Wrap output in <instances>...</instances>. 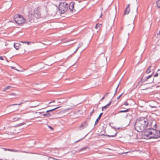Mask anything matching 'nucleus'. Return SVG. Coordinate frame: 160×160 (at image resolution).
<instances>
[{"instance_id":"28","label":"nucleus","mask_w":160,"mask_h":160,"mask_svg":"<svg viewBox=\"0 0 160 160\" xmlns=\"http://www.w3.org/2000/svg\"><path fill=\"white\" fill-rule=\"evenodd\" d=\"M46 113L47 114V117H48L51 116L52 115V113L49 112H46Z\"/></svg>"},{"instance_id":"36","label":"nucleus","mask_w":160,"mask_h":160,"mask_svg":"<svg viewBox=\"0 0 160 160\" xmlns=\"http://www.w3.org/2000/svg\"><path fill=\"white\" fill-rule=\"evenodd\" d=\"M158 76V73H156L154 75V77H157Z\"/></svg>"},{"instance_id":"22","label":"nucleus","mask_w":160,"mask_h":160,"mask_svg":"<svg viewBox=\"0 0 160 160\" xmlns=\"http://www.w3.org/2000/svg\"><path fill=\"white\" fill-rule=\"evenodd\" d=\"M157 7L158 8H160V0H158L156 2Z\"/></svg>"},{"instance_id":"57","label":"nucleus","mask_w":160,"mask_h":160,"mask_svg":"<svg viewBox=\"0 0 160 160\" xmlns=\"http://www.w3.org/2000/svg\"><path fill=\"white\" fill-rule=\"evenodd\" d=\"M110 29H111V27H110Z\"/></svg>"},{"instance_id":"60","label":"nucleus","mask_w":160,"mask_h":160,"mask_svg":"<svg viewBox=\"0 0 160 160\" xmlns=\"http://www.w3.org/2000/svg\"><path fill=\"white\" fill-rule=\"evenodd\" d=\"M0 160H2V159H0Z\"/></svg>"},{"instance_id":"16","label":"nucleus","mask_w":160,"mask_h":160,"mask_svg":"<svg viewBox=\"0 0 160 160\" xmlns=\"http://www.w3.org/2000/svg\"><path fill=\"white\" fill-rule=\"evenodd\" d=\"M129 109H130L128 108V109H126L125 110H120V111H119L117 112V113L118 114V113H122V112H127L128 111H129Z\"/></svg>"},{"instance_id":"13","label":"nucleus","mask_w":160,"mask_h":160,"mask_svg":"<svg viewBox=\"0 0 160 160\" xmlns=\"http://www.w3.org/2000/svg\"><path fill=\"white\" fill-rule=\"evenodd\" d=\"M88 125V122H87V121H85V122L83 123L82 124L80 125V127L81 128L82 127H83V128H86V127H87Z\"/></svg>"},{"instance_id":"10","label":"nucleus","mask_w":160,"mask_h":160,"mask_svg":"<svg viewBox=\"0 0 160 160\" xmlns=\"http://www.w3.org/2000/svg\"><path fill=\"white\" fill-rule=\"evenodd\" d=\"M134 28L133 23L129 24L127 27V29L129 31H132Z\"/></svg>"},{"instance_id":"4","label":"nucleus","mask_w":160,"mask_h":160,"mask_svg":"<svg viewBox=\"0 0 160 160\" xmlns=\"http://www.w3.org/2000/svg\"><path fill=\"white\" fill-rule=\"evenodd\" d=\"M152 135L151 136L152 138H158L160 137V130L152 129Z\"/></svg>"},{"instance_id":"7","label":"nucleus","mask_w":160,"mask_h":160,"mask_svg":"<svg viewBox=\"0 0 160 160\" xmlns=\"http://www.w3.org/2000/svg\"><path fill=\"white\" fill-rule=\"evenodd\" d=\"M33 15L36 18H39L41 17L40 9L36 8L33 12Z\"/></svg>"},{"instance_id":"30","label":"nucleus","mask_w":160,"mask_h":160,"mask_svg":"<svg viewBox=\"0 0 160 160\" xmlns=\"http://www.w3.org/2000/svg\"><path fill=\"white\" fill-rule=\"evenodd\" d=\"M149 106L152 108H157L158 107L157 106H156V105H149Z\"/></svg>"},{"instance_id":"47","label":"nucleus","mask_w":160,"mask_h":160,"mask_svg":"<svg viewBox=\"0 0 160 160\" xmlns=\"http://www.w3.org/2000/svg\"><path fill=\"white\" fill-rule=\"evenodd\" d=\"M21 42L22 43H26V42L24 41H21Z\"/></svg>"},{"instance_id":"32","label":"nucleus","mask_w":160,"mask_h":160,"mask_svg":"<svg viewBox=\"0 0 160 160\" xmlns=\"http://www.w3.org/2000/svg\"><path fill=\"white\" fill-rule=\"evenodd\" d=\"M22 103L21 102V103H17V104H12V105H20L21 104H22Z\"/></svg>"},{"instance_id":"6","label":"nucleus","mask_w":160,"mask_h":160,"mask_svg":"<svg viewBox=\"0 0 160 160\" xmlns=\"http://www.w3.org/2000/svg\"><path fill=\"white\" fill-rule=\"evenodd\" d=\"M35 18V17L33 15V12L30 11L28 16V18L27 19H28V21L32 23L34 22Z\"/></svg>"},{"instance_id":"49","label":"nucleus","mask_w":160,"mask_h":160,"mask_svg":"<svg viewBox=\"0 0 160 160\" xmlns=\"http://www.w3.org/2000/svg\"><path fill=\"white\" fill-rule=\"evenodd\" d=\"M154 80V79L153 78L152 80L150 82V83H152L153 82Z\"/></svg>"},{"instance_id":"5","label":"nucleus","mask_w":160,"mask_h":160,"mask_svg":"<svg viewBox=\"0 0 160 160\" xmlns=\"http://www.w3.org/2000/svg\"><path fill=\"white\" fill-rule=\"evenodd\" d=\"M152 129L151 128V129L150 128H148L144 132V136L146 137L147 139L152 138H151V136H150V135L151 136L152 135Z\"/></svg>"},{"instance_id":"39","label":"nucleus","mask_w":160,"mask_h":160,"mask_svg":"<svg viewBox=\"0 0 160 160\" xmlns=\"http://www.w3.org/2000/svg\"><path fill=\"white\" fill-rule=\"evenodd\" d=\"M55 101H54V100L52 101V102H49V104H50L51 103H52L54 102H55Z\"/></svg>"},{"instance_id":"46","label":"nucleus","mask_w":160,"mask_h":160,"mask_svg":"<svg viewBox=\"0 0 160 160\" xmlns=\"http://www.w3.org/2000/svg\"><path fill=\"white\" fill-rule=\"evenodd\" d=\"M43 116H46L47 117V114L46 113H45V114H43Z\"/></svg>"},{"instance_id":"38","label":"nucleus","mask_w":160,"mask_h":160,"mask_svg":"<svg viewBox=\"0 0 160 160\" xmlns=\"http://www.w3.org/2000/svg\"><path fill=\"white\" fill-rule=\"evenodd\" d=\"M124 104L126 106H127L128 105V102H125L124 103Z\"/></svg>"},{"instance_id":"42","label":"nucleus","mask_w":160,"mask_h":160,"mask_svg":"<svg viewBox=\"0 0 160 160\" xmlns=\"http://www.w3.org/2000/svg\"><path fill=\"white\" fill-rule=\"evenodd\" d=\"M0 59L1 60H3V58L2 56H0Z\"/></svg>"},{"instance_id":"45","label":"nucleus","mask_w":160,"mask_h":160,"mask_svg":"<svg viewBox=\"0 0 160 160\" xmlns=\"http://www.w3.org/2000/svg\"><path fill=\"white\" fill-rule=\"evenodd\" d=\"M82 139V138H81V139H80V140H78V141H76V142H79V141H80V140H81Z\"/></svg>"},{"instance_id":"15","label":"nucleus","mask_w":160,"mask_h":160,"mask_svg":"<svg viewBox=\"0 0 160 160\" xmlns=\"http://www.w3.org/2000/svg\"><path fill=\"white\" fill-rule=\"evenodd\" d=\"M21 45L20 44L18 43H14V47L16 50H18L19 48V46Z\"/></svg>"},{"instance_id":"34","label":"nucleus","mask_w":160,"mask_h":160,"mask_svg":"<svg viewBox=\"0 0 160 160\" xmlns=\"http://www.w3.org/2000/svg\"><path fill=\"white\" fill-rule=\"evenodd\" d=\"M82 45V43H80L79 44L78 46V47H79V48Z\"/></svg>"},{"instance_id":"21","label":"nucleus","mask_w":160,"mask_h":160,"mask_svg":"<svg viewBox=\"0 0 160 160\" xmlns=\"http://www.w3.org/2000/svg\"><path fill=\"white\" fill-rule=\"evenodd\" d=\"M152 66H150L149 67H148L147 70L146 71V73H149L151 72V68Z\"/></svg>"},{"instance_id":"51","label":"nucleus","mask_w":160,"mask_h":160,"mask_svg":"<svg viewBox=\"0 0 160 160\" xmlns=\"http://www.w3.org/2000/svg\"><path fill=\"white\" fill-rule=\"evenodd\" d=\"M78 104H74V106H77V105H78Z\"/></svg>"},{"instance_id":"44","label":"nucleus","mask_w":160,"mask_h":160,"mask_svg":"<svg viewBox=\"0 0 160 160\" xmlns=\"http://www.w3.org/2000/svg\"><path fill=\"white\" fill-rule=\"evenodd\" d=\"M82 139V138H81V139H80V140H78V141H76V142H79V141H80V140H81Z\"/></svg>"},{"instance_id":"33","label":"nucleus","mask_w":160,"mask_h":160,"mask_svg":"<svg viewBox=\"0 0 160 160\" xmlns=\"http://www.w3.org/2000/svg\"><path fill=\"white\" fill-rule=\"evenodd\" d=\"M94 110L93 109L92 110V111L90 113V115L91 116H92V114L94 113Z\"/></svg>"},{"instance_id":"27","label":"nucleus","mask_w":160,"mask_h":160,"mask_svg":"<svg viewBox=\"0 0 160 160\" xmlns=\"http://www.w3.org/2000/svg\"><path fill=\"white\" fill-rule=\"evenodd\" d=\"M20 118H18L17 117H15L13 118L12 120H13L14 121H17L19 119H20Z\"/></svg>"},{"instance_id":"24","label":"nucleus","mask_w":160,"mask_h":160,"mask_svg":"<svg viewBox=\"0 0 160 160\" xmlns=\"http://www.w3.org/2000/svg\"><path fill=\"white\" fill-rule=\"evenodd\" d=\"M12 88V87L10 86H7V87H5L4 88V89L3 90V91H5L6 90H7L9 89L10 88Z\"/></svg>"},{"instance_id":"20","label":"nucleus","mask_w":160,"mask_h":160,"mask_svg":"<svg viewBox=\"0 0 160 160\" xmlns=\"http://www.w3.org/2000/svg\"><path fill=\"white\" fill-rule=\"evenodd\" d=\"M60 107H56V108H53V109H50V110H48V111H46V112H52V111H54L56 109H58Z\"/></svg>"},{"instance_id":"58","label":"nucleus","mask_w":160,"mask_h":160,"mask_svg":"<svg viewBox=\"0 0 160 160\" xmlns=\"http://www.w3.org/2000/svg\"><path fill=\"white\" fill-rule=\"evenodd\" d=\"M58 102V103H60V102Z\"/></svg>"},{"instance_id":"18","label":"nucleus","mask_w":160,"mask_h":160,"mask_svg":"<svg viewBox=\"0 0 160 160\" xmlns=\"http://www.w3.org/2000/svg\"><path fill=\"white\" fill-rule=\"evenodd\" d=\"M5 151L8 150L9 151H11V152H18V150H16V149H6V148H4Z\"/></svg>"},{"instance_id":"56","label":"nucleus","mask_w":160,"mask_h":160,"mask_svg":"<svg viewBox=\"0 0 160 160\" xmlns=\"http://www.w3.org/2000/svg\"><path fill=\"white\" fill-rule=\"evenodd\" d=\"M56 105H54V104H52V105H51V106H56Z\"/></svg>"},{"instance_id":"19","label":"nucleus","mask_w":160,"mask_h":160,"mask_svg":"<svg viewBox=\"0 0 160 160\" xmlns=\"http://www.w3.org/2000/svg\"><path fill=\"white\" fill-rule=\"evenodd\" d=\"M88 148H89V147H85L82 148L80 149L78 151L79 152H81L82 151H84L87 149Z\"/></svg>"},{"instance_id":"59","label":"nucleus","mask_w":160,"mask_h":160,"mask_svg":"<svg viewBox=\"0 0 160 160\" xmlns=\"http://www.w3.org/2000/svg\"><path fill=\"white\" fill-rule=\"evenodd\" d=\"M137 10H138V8H137Z\"/></svg>"},{"instance_id":"26","label":"nucleus","mask_w":160,"mask_h":160,"mask_svg":"<svg viewBox=\"0 0 160 160\" xmlns=\"http://www.w3.org/2000/svg\"><path fill=\"white\" fill-rule=\"evenodd\" d=\"M101 26H102L101 24H99V23L97 24L95 26V28L96 29H97L98 27H100Z\"/></svg>"},{"instance_id":"29","label":"nucleus","mask_w":160,"mask_h":160,"mask_svg":"<svg viewBox=\"0 0 160 160\" xmlns=\"http://www.w3.org/2000/svg\"><path fill=\"white\" fill-rule=\"evenodd\" d=\"M25 124V123H20L17 124L16 125V127H19V126H21L23 124Z\"/></svg>"},{"instance_id":"54","label":"nucleus","mask_w":160,"mask_h":160,"mask_svg":"<svg viewBox=\"0 0 160 160\" xmlns=\"http://www.w3.org/2000/svg\"><path fill=\"white\" fill-rule=\"evenodd\" d=\"M90 119V117H89V118H87L88 119Z\"/></svg>"},{"instance_id":"3","label":"nucleus","mask_w":160,"mask_h":160,"mask_svg":"<svg viewBox=\"0 0 160 160\" xmlns=\"http://www.w3.org/2000/svg\"><path fill=\"white\" fill-rule=\"evenodd\" d=\"M15 22L18 24H21L25 22V19L22 15L17 14L14 16Z\"/></svg>"},{"instance_id":"11","label":"nucleus","mask_w":160,"mask_h":160,"mask_svg":"<svg viewBox=\"0 0 160 160\" xmlns=\"http://www.w3.org/2000/svg\"><path fill=\"white\" fill-rule=\"evenodd\" d=\"M146 81L145 80V78H142L140 79V81L138 82V85H140V86H141L142 85V84Z\"/></svg>"},{"instance_id":"40","label":"nucleus","mask_w":160,"mask_h":160,"mask_svg":"<svg viewBox=\"0 0 160 160\" xmlns=\"http://www.w3.org/2000/svg\"><path fill=\"white\" fill-rule=\"evenodd\" d=\"M48 127L51 130H53V128L51 126H49Z\"/></svg>"},{"instance_id":"1","label":"nucleus","mask_w":160,"mask_h":160,"mask_svg":"<svg viewBox=\"0 0 160 160\" xmlns=\"http://www.w3.org/2000/svg\"><path fill=\"white\" fill-rule=\"evenodd\" d=\"M148 120L145 117H141L137 119L135 124V129L139 132H141L148 127Z\"/></svg>"},{"instance_id":"12","label":"nucleus","mask_w":160,"mask_h":160,"mask_svg":"<svg viewBox=\"0 0 160 160\" xmlns=\"http://www.w3.org/2000/svg\"><path fill=\"white\" fill-rule=\"evenodd\" d=\"M102 114H103L102 112L100 113L98 117V118H97V119H96V120L95 122L94 125H95L98 124V122L99 120L100 119V118H101V116H102Z\"/></svg>"},{"instance_id":"48","label":"nucleus","mask_w":160,"mask_h":160,"mask_svg":"<svg viewBox=\"0 0 160 160\" xmlns=\"http://www.w3.org/2000/svg\"><path fill=\"white\" fill-rule=\"evenodd\" d=\"M129 4H128L127 5V7H126V8H129Z\"/></svg>"},{"instance_id":"9","label":"nucleus","mask_w":160,"mask_h":160,"mask_svg":"<svg viewBox=\"0 0 160 160\" xmlns=\"http://www.w3.org/2000/svg\"><path fill=\"white\" fill-rule=\"evenodd\" d=\"M74 2H71L69 5L68 7L70 10L72 12L75 13L76 12L74 8Z\"/></svg>"},{"instance_id":"23","label":"nucleus","mask_w":160,"mask_h":160,"mask_svg":"<svg viewBox=\"0 0 160 160\" xmlns=\"http://www.w3.org/2000/svg\"><path fill=\"white\" fill-rule=\"evenodd\" d=\"M118 132H116L114 135H106V136L108 137H116L117 135Z\"/></svg>"},{"instance_id":"35","label":"nucleus","mask_w":160,"mask_h":160,"mask_svg":"<svg viewBox=\"0 0 160 160\" xmlns=\"http://www.w3.org/2000/svg\"><path fill=\"white\" fill-rule=\"evenodd\" d=\"M122 94H123V93L121 94L117 98V99L118 100L121 97V96H122Z\"/></svg>"},{"instance_id":"2","label":"nucleus","mask_w":160,"mask_h":160,"mask_svg":"<svg viewBox=\"0 0 160 160\" xmlns=\"http://www.w3.org/2000/svg\"><path fill=\"white\" fill-rule=\"evenodd\" d=\"M69 4L65 2H62L59 3L58 9L60 11V13L63 14L68 10Z\"/></svg>"},{"instance_id":"50","label":"nucleus","mask_w":160,"mask_h":160,"mask_svg":"<svg viewBox=\"0 0 160 160\" xmlns=\"http://www.w3.org/2000/svg\"><path fill=\"white\" fill-rule=\"evenodd\" d=\"M38 104L37 105H35V106H32V107H36V106H38Z\"/></svg>"},{"instance_id":"14","label":"nucleus","mask_w":160,"mask_h":160,"mask_svg":"<svg viewBox=\"0 0 160 160\" xmlns=\"http://www.w3.org/2000/svg\"><path fill=\"white\" fill-rule=\"evenodd\" d=\"M111 102H112L111 101L106 105L102 107V111H103L104 109H106L107 108H108L110 105Z\"/></svg>"},{"instance_id":"53","label":"nucleus","mask_w":160,"mask_h":160,"mask_svg":"<svg viewBox=\"0 0 160 160\" xmlns=\"http://www.w3.org/2000/svg\"><path fill=\"white\" fill-rule=\"evenodd\" d=\"M102 14L101 13V15H100V18H102Z\"/></svg>"},{"instance_id":"8","label":"nucleus","mask_w":160,"mask_h":160,"mask_svg":"<svg viewBox=\"0 0 160 160\" xmlns=\"http://www.w3.org/2000/svg\"><path fill=\"white\" fill-rule=\"evenodd\" d=\"M157 125H156V122L155 121H152L149 124H148V128H156Z\"/></svg>"},{"instance_id":"55","label":"nucleus","mask_w":160,"mask_h":160,"mask_svg":"<svg viewBox=\"0 0 160 160\" xmlns=\"http://www.w3.org/2000/svg\"><path fill=\"white\" fill-rule=\"evenodd\" d=\"M160 71V69H158V72H159Z\"/></svg>"},{"instance_id":"52","label":"nucleus","mask_w":160,"mask_h":160,"mask_svg":"<svg viewBox=\"0 0 160 160\" xmlns=\"http://www.w3.org/2000/svg\"><path fill=\"white\" fill-rule=\"evenodd\" d=\"M158 35H160V31L158 33Z\"/></svg>"},{"instance_id":"41","label":"nucleus","mask_w":160,"mask_h":160,"mask_svg":"<svg viewBox=\"0 0 160 160\" xmlns=\"http://www.w3.org/2000/svg\"><path fill=\"white\" fill-rule=\"evenodd\" d=\"M79 48V47H78L76 49V50L74 51V53L76 52L78 50V49Z\"/></svg>"},{"instance_id":"43","label":"nucleus","mask_w":160,"mask_h":160,"mask_svg":"<svg viewBox=\"0 0 160 160\" xmlns=\"http://www.w3.org/2000/svg\"><path fill=\"white\" fill-rule=\"evenodd\" d=\"M30 42H26V43L28 44V45L30 43Z\"/></svg>"},{"instance_id":"61","label":"nucleus","mask_w":160,"mask_h":160,"mask_svg":"<svg viewBox=\"0 0 160 160\" xmlns=\"http://www.w3.org/2000/svg\"><path fill=\"white\" fill-rule=\"evenodd\" d=\"M136 1H137V0H136Z\"/></svg>"},{"instance_id":"17","label":"nucleus","mask_w":160,"mask_h":160,"mask_svg":"<svg viewBox=\"0 0 160 160\" xmlns=\"http://www.w3.org/2000/svg\"><path fill=\"white\" fill-rule=\"evenodd\" d=\"M130 11V9L129 8H126L124 13V14H128L129 13Z\"/></svg>"},{"instance_id":"37","label":"nucleus","mask_w":160,"mask_h":160,"mask_svg":"<svg viewBox=\"0 0 160 160\" xmlns=\"http://www.w3.org/2000/svg\"><path fill=\"white\" fill-rule=\"evenodd\" d=\"M120 84V82H119V84H118V86H117V87L116 88V91H115L116 92H117V89H118V87H119V85Z\"/></svg>"},{"instance_id":"25","label":"nucleus","mask_w":160,"mask_h":160,"mask_svg":"<svg viewBox=\"0 0 160 160\" xmlns=\"http://www.w3.org/2000/svg\"><path fill=\"white\" fill-rule=\"evenodd\" d=\"M152 74L151 75H149L148 77H146V78H145V80L147 81L148 79L149 78H151L152 76Z\"/></svg>"},{"instance_id":"31","label":"nucleus","mask_w":160,"mask_h":160,"mask_svg":"<svg viewBox=\"0 0 160 160\" xmlns=\"http://www.w3.org/2000/svg\"><path fill=\"white\" fill-rule=\"evenodd\" d=\"M108 94V93H107L106 94H105V95H104V97H103L101 99V100H103L104 98H105V97Z\"/></svg>"}]
</instances>
